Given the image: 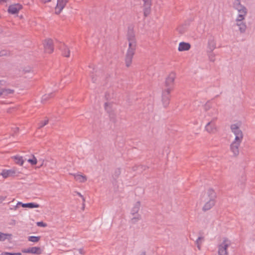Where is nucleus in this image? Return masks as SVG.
<instances>
[{"label": "nucleus", "mask_w": 255, "mask_h": 255, "mask_svg": "<svg viewBox=\"0 0 255 255\" xmlns=\"http://www.w3.org/2000/svg\"><path fill=\"white\" fill-rule=\"evenodd\" d=\"M127 36L128 41V48L126 55L125 63L126 66L129 67L132 63L133 56L135 54L136 47L135 33L133 28L131 26L128 27Z\"/></svg>", "instance_id": "nucleus-1"}, {"label": "nucleus", "mask_w": 255, "mask_h": 255, "mask_svg": "<svg viewBox=\"0 0 255 255\" xmlns=\"http://www.w3.org/2000/svg\"><path fill=\"white\" fill-rule=\"evenodd\" d=\"M216 197V193L215 191L211 188L209 189L207 195L203 199L204 201L206 202L202 209L204 211L211 209L215 205Z\"/></svg>", "instance_id": "nucleus-2"}, {"label": "nucleus", "mask_w": 255, "mask_h": 255, "mask_svg": "<svg viewBox=\"0 0 255 255\" xmlns=\"http://www.w3.org/2000/svg\"><path fill=\"white\" fill-rule=\"evenodd\" d=\"M230 245V241L227 238H224L222 243L218 247V255H229L227 249Z\"/></svg>", "instance_id": "nucleus-3"}, {"label": "nucleus", "mask_w": 255, "mask_h": 255, "mask_svg": "<svg viewBox=\"0 0 255 255\" xmlns=\"http://www.w3.org/2000/svg\"><path fill=\"white\" fill-rule=\"evenodd\" d=\"M231 131L235 135L234 140H243V133L242 131L240 128V126L238 124H232L230 126Z\"/></svg>", "instance_id": "nucleus-4"}, {"label": "nucleus", "mask_w": 255, "mask_h": 255, "mask_svg": "<svg viewBox=\"0 0 255 255\" xmlns=\"http://www.w3.org/2000/svg\"><path fill=\"white\" fill-rule=\"evenodd\" d=\"M171 92L170 88H166L162 92V102L164 107L166 108L170 102V93Z\"/></svg>", "instance_id": "nucleus-5"}, {"label": "nucleus", "mask_w": 255, "mask_h": 255, "mask_svg": "<svg viewBox=\"0 0 255 255\" xmlns=\"http://www.w3.org/2000/svg\"><path fill=\"white\" fill-rule=\"evenodd\" d=\"M242 141V140L236 141V140H234V141L231 143L230 145V149L233 153L234 155L235 156H237L239 155V147L240 146Z\"/></svg>", "instance_id": "nucleus-6"}, {"label": "nucleus", "mask_w": 255, "mask_h": 255, "mask_svg": "<svg viewBox=\"0 0 255 255\" xmlns=\"http://www.w3.org/2000/svg\"><path fill=\"white\" fill-rule=\"evenodd\" d=\"M143 1V11L144 17L147 16L151 12V0H142Z\"/></svg>", "instance_id": "nucleus-7"}, {"label": "nucleus", "mask_w": 255, "mask_h": 255, "mask_svg": "<svg viewBox=\"0 0 255 255\" xmlns=\"http://www.w3.org/2000/svg\"><path fill=\"white\" fill-rule=\"evenodd\" d=\"M175 77H176L175 73L174 72H171L169 74L168 76L166 79L165 86L167 87V88H170L171 91L173 89L174 81Z\"/></svg>", "instance_id": "nucleus-8"}, {"label": "nucleus", "mask_w": 255, "mask_h": 255, "mask_svg": "<svg viewBox=\"0 0 255 255\" xmlns=\"http://www.w3.org/2000/svg\"><path fill=\"white\" fill-rule=\"evenodd\" d=\"M68 1L69 0H57L55 7V13L57 14H60Z\"/></svg>", "instance_id": "nucleus-9"}, {"label": "nucleus", "mask_w": 255, "mask_h": 255, "mask_svg": "<svg viewBox=\"0 0 255 255\" xmlns=\"http://www.w3.org/2000/svg\"><path fill=\"white\" fill-rule=\"evenodd\" d=\"M45 52L48 53H51L54 50L53 41L51 39L45 40L44 43Z\"/></svg>", "instance_id": "nucleus-10"}, {"label": "nucleus", "mask_w": 255, "mask_h": 255, "mask_svg": "<svg viewBox=\"0 0 255 255\" xmlns=\"http://www.w3.org/2000/svg\"><path fill=\"white\" fill-rule=\"evenodd\" d=\"M216 118H213L210 122H208L205 126L206 130L209 133H214L216 130L215 121Z\"/></svg>", "instance_id": "nucleus-11"}, {"label": "nucleus", "mask_w": 255, "mask_h": 255, "mask_svg": "<svg viewBox=\"0 0 255 255\" xmlns=\"http://www.w3.org/2000/svg\"><path fill=\"white\" fill-rule=\"evenodd\" d=\"M22 252L23 253L40 255L42 253V250L40 247H34L29 248L28 249H23L22 250Z\"/></svg>", "instance_id": "nucleus-12"}, {"label": "nucleus", "mask_w": 255, "mask_h": 255, "mask_svg": "<svg viewBox=\"0 0 255 255\" xmlns=\"http://www.w3.org/2000/svg\"><path fill=\"white\" fill-rule=\"evenodd\" d=\"M22 7V5L19 3L11 4L8 7V12L12 14L17 13Z\"/></svg>", "instance_id": "nucleus-13"}, {"label": "nucleus", "mask_w": 255, "mask_h": 255, "mask_svg": "<svg viewBox=\"0 0 255 255\" xmlns=\"http://www.w3.org/2000/svg\"><path fill=\"white\" fill-rule=\"evenodd\" d=\"M15 173V171L13 169H3L2 170L0 175H2L3 178H6L8 177L14 176Z\"/></svg>", "instance_id": "nucleus-14"}, {"label": "nucleus", "mask_w": 255, "mask_h": 255, "mask_svg": "<svg viewBox=\"0 0 255 255\" xmlns=\"http://www.w3.org/2000/svg\"><path fill=\"white\" fill-rule=\"evenodd\" d=\"M190 47L191 45L189 43L181 42L179 44L178 50L179 51H187Z\"/></svg>", "instance_id": "nucleus-15"}, {"label": "nucleus", "mask_w": 255, "mask_h": 255, "mask_svg": "<svg viewBox=\"0 0 255 255\" xmlns=\"http://www.w3.org/2000/svg\"><path fill=\"white\" fill-rule=\"evenodd\" d=\"M74 177L76 181H78L81 183H84L86 182L87 180V177L84 175H81L78 174H71Z\"/></svg>", "instance_id": "nucleus-16"}, {"label": "nucleus", "mask_w": 255, "mask_h": 255, "mask_svg": "<svg viewBox=\"0 0 255 255\" xmlns=\"http://www.w3.org/2000/svg\"><path fill=\"white\" fill-rule=\"evenodd\" d=\"M60 49L62 51V55L66 57H69L70 56V50L69 48L65 44H62L60 47Z\"/></svg>", "instance_id": "nucleus-17"}, {"label": "nucleus", "mask_w": 255, "mask_h": 255, "mask_svg": "<svg viewBox=\"0 0 255 255\" xmlns=\"http://www.w3.org/2000/svg\"><path fill=\"white\" fill-rule=\"evenodd\" d=\"M233 6L238 11L247 9L244 5L241 4L240 0H235L233 3Z\"/></svg>", "instance_id": "nucleus-18"}, {"label": "nucleus", "mask_w": 255, "mask_h": 255, "mask_svg": "<svg viewBox=\"0 0 255 255\" xmlns=\"http://www.w3.org/2000/svg\"><path fill=\"white\" fill-rule=\"evenodd\" d=\"M216 47V43L214 38H211L209 40L208 43V50L213 51Z\"/></svg>", "instance_id": "nucleus-19"}, {"label": "nucleus", "mask_w": 255, "mask_h": 255, "mask_svg": "<svg viewBox=\"0 0 255 255\" xmlns=\"http://www.w3.org/2000/svg\"><path fill=\"white\" fill-rule=\"evenodd\" d=\"M17 204L21 205L22 207L23 208H38L39 207V204L32 202L28 203H22L21 202H18Z\"/></svg>", "instance_id": "nucleus-20"}, {"label": "nucleus", "mask_w": 255, "mask_h": 255, "mask_svg": "<svg viewBox=\"0 0 255 255\" xmlns=\"http://www.w3.org/2000/svg\"><path fill=\"white\" fill-rule=\"evenodd\" d=\"M239 12V14L237 16V20L238 21H243L246 15L247 14V9H242L240 11H238Z\"/></svg>", "instance_id": "nucleus-21"}, {"label": "nucleus", "mask_w": 255, "mask_h": 255, "mask_svg": "<svg viewBox=\"0 0 255 255\" xmlns=\"http://www.w3.org/2000/svg\"><path fill=\"white\" fill-rule=\"evenodd\" d=\"M140 207V202L139 201L136 202L134 204L133 207H132V208L131 210V212H130L131 214L132 215H134L137 214L139 210Z\"/></svg>", "instance_id": "nucleus-22"}, {"label": "nucleus", "mask_w": 255, "mask_h": 255, "mask_svg": "<svg viewBox=\"0 0 255 255\" xmlns=\"http://www.w3.org/2000/svg\"><path fill=\"white\" fill-rule=\"evenodd\" d=\"M14 91L9 89H0V97L6 96L9 94H12Z\"/></svg>", "instance_id": "nucleus-23"}, {"label": "nucleus", "mask_w": 255, "mask_h": 255, "mask_svg": "<svg viewBox=\"0 0 255 255\" xmlns=\"http://www.w3.org/2000/svg\"><path fill=\"white\" fill-rule=\"evenodd\" d=\"M13 158L14 159L15 162L16 164H19L20 165H23V162H24V160L22 156L16 155V156H14Z\"/></svg>", "instance_id": "nucleus-24"}, {"label": "nucleus", "mask_w": 255, "mask_h": 255, "mask_svg": "<svg viewBox=\"0 0 255 255\" xmlns=\"http://www.w3.org/2000/svg\"><path fill=\"white\" fill-rule=\"evenodd\" d=\"M147 168V166L143 165H139L137 166L134 167L133 168V170H137L139 172H141L143 171L146 170V169Z\"/></svg>", "instance_id": "nucleus-25"}, {"label": "nucleus", "mask_w": 255, "mask_h": 255, "mask_svg": "<svg viewBox=\"0 0 255 255\" xmlns=\"http://www.w3.org/2000/svg\"><path fill=\"white\" fill-rule=\"evenodd\" d=\"M40 236H29L28 238V241L33 243L38 242L40 240Z\"/></svg>", "instance_id": "nucleus-26"}, {"label": "nucleus", "mask_w": 255, "mask_h": 255, "mask_svg": "<svg viewBox=\"0 0 255 255\" xmlns=\"http://www.w3.org/2000/svg\"><path fill=\"white\" fill-rule=\"evenodd\" d=\"M207 53L209 60L211 62H214L216 60L215 54L213 52V51H207Z\"/></svg>", "instance_id": "nucleus-27"}, {"label": "nucleus", "mask_w": 255, "mask_h": 255, "mask_svg": "<svg viewBox=\"0 0 255 255\" xmlns=\"http://www.w3.org/2000/svg\"><path fill=\"white\" fill-rule=\"evenodd\" d=\"M238 26L241 33H244L246 31L247 26L245 23L238 24Z\"/></svg>", "instance_id": "nucleus-28"}, {"label": "nucleus", "mask_w": 255, "mask_h": 255, "mask_svg": "<svg viewBox=\"0 0 255 255\" xmlns=\"http://www.w3.org/2000/svg\"><path fill=\"white\" fill-rule=\"evenodd\" d=\"M11 235L9 234H4L0 232V241H4L7 239L8 236L10 237Z\"/></svg>", "instance_id": "nucleus-29"}, {"label": "nucleus", "mask_w": 255, "mask_h": 255, "mask_svg": "<svg viewBox=\"0 0 255 255\" xmlns=\"http://www.w3.org/2000/svg\"><path fill=\"white\" fill-rule=\"evenodd\" d=\"M140 219L141 216L139 214H137L136 217H134L132 218H131L130 221L132 224H134Z\"/></svg>", "instance_id": "nucleus-30"}, {"label": "nucleus", "mask_w": 255, "mask_h": 255, "mask_svg": "<svg viewBox=\"0 0 255 255\" xmlns=\"http://www.w3.org/2000/svg\"><path fill=\"white\" fill-rule=\"evenodd\" d=\"M10 54V52L6 50H2L0 51V57L9 56Z\"/></svg>", "instance_id": "nucleus-31"}, {"label": "nucleus", "mask_w": 255, "mask_h": 255, "mask_svg": "<svg viewBox=\"0 0 255 255\" xmlns=\"http://www.w3.org/2000/svg\"><path fill=\"white\" fill-rule=\"evenodd\" d=\"M53 96V94L51 93L49 94H45L42 97V101L43 102L44 101H47L49 98H51Z\"/></svg>", "instance_id": "nucleus-32"}, {"label": "nucleus", "mask_w": 255, "mask_h": 255, "mask_svg": "<svg viewBox=\"0 0 255 255\" xmlns=\"http://www.w3.org/2000/svg\"><path fill=\"white\" fill-rule=\"evenodd\" d=\"M27 161L29 163H30L31 164V165H35L37 163V159L36 158V157L34 155H32V158L28 159L27 160Z\"/></svg>", "instance_id": "nucleus-33"}, {"label": "nucleus", "mask_w": 255, "mask_h": 255, "mask_svg": "<svg viewBox=\"0 0 255 255\" xmlns=\"http://www.w3.org/2000/svg\"><path fill=\"white\" fill-rule=\"evenodd\" d=\"M109 117H110V120L112 122L115 123L117 122L116 115L114 113L110 114Z\"/></svg>", "instance_id": "nucleus-34"}, {"label": "nucleus", "mask_w": 255, "mask_h": 255, "mask_svg": "<svg viewBox=\"0 0 255 255\" xmlns=\"http://www.w3.org/2000/svg\"><path fill=\"white\" fill-rule=\"evenodd\" d=\"M48 123V120H45L44 121H41L39 123V128H41L46 125Z\"/></svg>", "instance_id": "nucleus-35"}, {"label": "nucleus", "mask_w": 255, "mask_h": 255, "mask_svg": "<svg viewBox=\"0 0 255 255\" xmlns=\"http://www.w3.org/2000/svg\"><path fill=\"white\" fill-rule=\"evenodd\" d=\"M121 174V170L120 168H117L115 170L114 175L116 177H118Z\"/></svg>", "instance_id": "nucleus-36"}, {"label": "nucleus", "mask_w": 255, "mask_h": 255, "mask_svg": "<svg viewBox=\"0 0 255 255\" xmlns=\"http://www.w3.org/2000/svg\"><path fill=\"white\" fill-rule=\"evenodd\" d=\"M201 240H204V238L203 237H199L195 242L196 244H201V242H200Z\"/></svg>", "instance_id": "nucleus-37"}, {"label": "nucleus", "mask_w": 255, "mask_h": 255, "mask_svg": "<svg viewBox=\"0 0 255 255\" xmlns=\"http://www.w3.org/2000/svg\"><path fill=\"white\" fill-rule=\"evenodd\" d=\"M37 225L39 227H45L46 226V224L43 222H38L37 223Z\"/></svg>", "instance_id": "nucleus-38"}, {"label": "nucleus", "mask_w": 255, "mask_h": 255, "mask_svg": "<svg viewBox=\"0 0 255 255\" xmlns=\"http://www.w3.org/2000/svg\"><path fill=\"white\" fill-rule=\"evenodd\" d=\"M31 69L30 68H24L23 70L24 73H29L31 72Z\"/></svg>", "instance_id": "nucleus-39"}, {"label": "nucleus", "mask_w": 255, "mask_h": 255, "mask_svg": "<svg viewBox=\"0 0 255 255\" xmlns=\"http://www.w3.org/2000/svg\"><path fill=\"white\" fill-rule=\"evenodd\" d=\"M110 104L108 103H105V110L108 112H109V105H110Z\"/></svg>", "instance_id": "nucleus-40"}, {"label": "nucleus", "mask_w": 255, "mask_h": 255, "mask_svg": "<svg viewBox=\"0 0 255 255\" xmlns=\"http://www.w3.org/2000/svg\"><path fill=\"white\" fill-rule=\"evenodd\" d=\"M6 196H0V203H1L6 199Z\"/></svg>", "instance_id": "nucleus-41"}, {"label": "nucleus", "mask_w": 255, "mask_h": 255, "mask_svg": "<svg viewBox=\"0 0 255 255\" xmlns=\"http://www.w3.org/2000/svg\"><path fill=\"white\" fill-rule=\"evenodd\" d=\"M0 255H14V253L9 252H3Z\"/></svg>", "instance_id": "nucleus-42"}, {"label": "nucleus", "mask_w": 255, "mask_h": 255, "mask_svg": "<svg viewBox=\"0 0 255 255\" xmlns=\"http://www.w3.org/2000/svg\"><path fill=\"white\" fill-rule=\"evenodd\" d=\"M77 194L82 198L83 201H85V198L79 192H76Z\"/></svg>", "instance_id": "nucleus-43"}, {"label": "nucleus", "mask_w": 255, "mask_h": 255, "mask_svg": "<svg viewBox=\"0 0 255 255\" xmlns=\"http://www.w3.org/2000/svg\"><path fill=\"white\" fill-rule=\"evenodd\" d=\"M78 252L81 255H84L85 254L83 249L82 248L78 249Z\"/></svg>", "instance_id": "nucleus-44"}, {"label": "nucleus", "mask_w": 255, "mask_h": 255, "mask_svg": "<svg viewBox=\"0 0 255 255\" xmlns=\"http://www.w3.org/2000/svg\"><path fill=\"white\" fill-rule=\"evenodd\" d=\"M236 22H237V25L238 26V24H243L244 22H243V21H238L237 20V18H236Z\"/></svg>", "instance_id": "nucleus-45"}, {"label": "nucleus", "mask_w": 255, "mask_h": 255, "mask_svg": "<svg viewBox=\"0 0 255 255\" xmlns=\"http://www.w3.org/2000/svg\"><path fill=\"white\" fill-rule=\"evenodd\" d=\"M91 78H92V80L93 82L95 83L96 81V79L95 78L93 75H91Z\"/></svg>", "instance_id": "nucleus-46"}, {"label": "nucleus", "mask_w": 255, "mask_h": 255, "mask_svg": "<svg viewBox=\"0 0 255 255\" xmlns=\"http://www.w3.org/2000/svg\"><path fill=\"white\" fill-rule=\"evenodd\" d=\"M5 83L3 80H0V85H3Z\"/></svg>", "instance_id": "nucleus-47"}, {"label": "nucleus", "mask_w": 255, "mask_h": 255, "mask_svg": "<svg viewBox=\"0 0 255 255\" xmlns=\"http://www.w3.org/2000/svg\"><path fill=\"white\" fill-rule=\"evenodd\" d=\"M51 0H42V1L44 3L50 2Z\"/></svg>", "instance_id": "nucleus-48"}, {"label": "nucleus", "mask_w": 255, "mask_h": 255, "mask_svg": "<svg viewBox=\"0 0 255 255\" xmlns=\"http://www.w3.org/2000/svg\"><path fill=\"white\" fill-rule=\"evenodd\" d=\"M198 249L200 250L201 249V244L196 245Z\"/></svg>", "instance_id": "nucleus-49"}, {"label": "nucleus", "mask_w": 255, "mask_h": 255, "mask_svg": "<svg viewBox=\"0 0 255 255\" xmlns=\"http://www.w3.org/2000/svg\"><path fill=\"white\" fill-rule=\"evenodd\" d=\"M14 255H21V253H14Z\"/></svg>", "instance_id": "nucleus-50"}, {"label": "nucleus", "mask_w": 255, "mask_h": 255, "mask_svg": "<svg viewBox=\"0 0 255 255\" xmlns=\"http://www.w3.org/2000/svg\"><path fill=\"white\" fill-rule=\"evenodd\" d=\"M140 255H146L145 252H143Z\"/></svg>", "instance_id": "nucleus-51"}]
</instances>
